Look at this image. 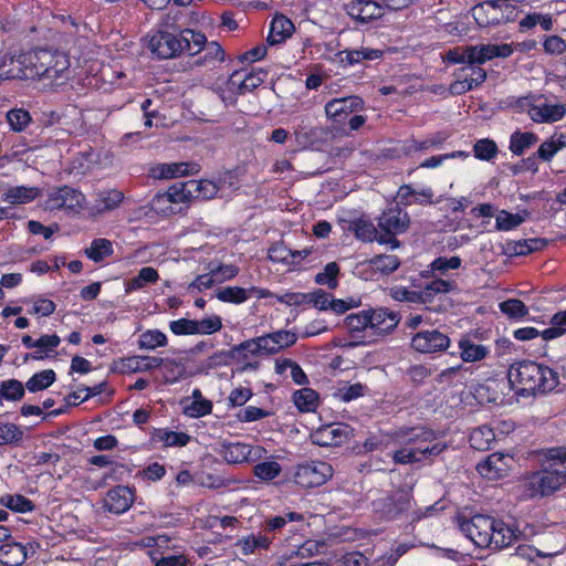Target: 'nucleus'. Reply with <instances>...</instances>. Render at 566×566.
<instances>
[{
  "label": "nucleus",
  "mask_w": 566,
  "mask_h": 566,
  "mask_svg": "<svg viewBox=\"0 0 566 566\" xmlns=\"http://www.w3.org/2000/svg\"><path fill=\"white\" fill-rule=\"evenodd\" d=\"M178 14H165L148 32L147 48L159 60L188 55L189 50H199L205 33L190 29L180 22Z\"/></svg>",
  "instance_id": "1"
},
{
  "label": "nucleus",
  "mask_w": 566,
  "mask_h": 566,
  "mask_svg": "<svg viewBox=\"0 0 566 566\" xmlns=\"http://www.w3.org/2000/svg\"><path fill=\"white\" fill-rule=\"evenodd\" d=\"M21 66L22 80L45 78L50 81L67 80L70 77V55L52 44L38 45L17 55Z\"/></svg>",
  "instance_id": "2"
},
{
  "label": "nucleus",
  "mask_w": 566,
  "mask_h": 566,
  "mask_svg": "<svg viewBox=\"0 0 566 566\" xmlns=\"http://www.w3.org/2000/svg\"><path fill=\"white\" fill-rule=\"evenodd\" d=\"M507 379L510 388L517 396L525 398L536 394L551 392L559 382L556 370L545 364L528 359L513 363L510 366Z\"/></svg>",
  "instance_id": "3"
},
{
  "label": "nucleus",
  "mask_w": 566,
  "mask_h": 566,
  "mask_svg": "<svg viewBox=\"0 0 566 566\" xmlns=\"http://www.w3.org/2000/svg\"><path fill=\"white\" fill-rule=\"evenodd\" d=\"M542 469L531 473L526 488L532 496H547L566 486V447H554L543 451Z\"/></svg>",
  "instance_id": "4"
},
{
  "label": "nucleus",
  "mask_w": 566,
  "mask_h": 566,
  "mask_svg": "<svg viewBox=\"0 0 566 566\" xmlns=\"http://www.w3.org/2000/svg\"><path fill=\"white\" fill-rule=\"evenodd\" d=\"M458 348L462 363L443 369L439 375L440 380L454 385L463 384L473 374L472 367L465 366L464 363L481 361L490 354L488 346L474 343L469 335H463L460 338Z\"/></svg>",
  "instance_id": "5"
},
{
  "label": "nucleus",
  "mask_w": 566,
  "mask_h": 566,
  "mask_svg": "<svg viewBox=\"0 0 566 566\" xmlns=\"http://www.w3.org/2000/svg\"><path fill=\"white\" fill-rule=\"evenodd\" d=\"M377 222L380 233L379 243L396 249L400 245L397 235L405 233L409 229L410 217L405 208L394 205L381 212Z\"/></svg>",
  "instance_id": "6"
},
{
  "label": "nucleus",
  "mask_w": 566,
  "mask_h": 566,
  "mask_svg": "<svg viewBox=\"0 0 566 566\" xmlns=\"http://www.w3.org/2000/svg\"><path fill=\"white\" fill-rule=\"evenodd\" d=\"M455 522L461 533L472 541L480 548L492 546V530L495 527V518L486 514H474L468 517L464 514H458Z\"/></svg>",
  "instance_id": "7"
},
{
  "label": "nucleus",
  "mask_w": 566,
  "mask_h": 566,
  "mask_svg": "<svg viewBox=\"0 0 566 566\" xmlns=\"http://www.w3.org/2000/svg\"><path fill=\"white\" fill-rule=\"evenodd\" d=\"M412 494L406 490H397L390 494L377 499L373 502V507L376 514L381 520L394 521L400 518L412 506Z\"/></svg>",
  "instance_id": "8"
},
{
  "label": "nucleus",
  "mask_w": 566,
  "mask_h": 566,
  "mask_svg": "<svg viewBox=\"0 0 566 566\" xmlns=\"http://www.w3.org/2000/svg\"><path fill=\"white\" fill-rule=\"evenodd\" d=\"M333 474V467L325 461H305L295 468L294 482L301 488L313 489L325 484Z\"/></svg>",
  "instance_id": "9"
},
{
  "label": "nucleus",
  "mask_w": 566,
  "mask_h": 566,
  "mask_svg": "<svg viewBox=\"0 0 566 566\" xmlns=\"http://www.w3.org/2000/svg\"><path fill=\"white\" fill-rule=\"evenodd\" d=\"M86 203L85 195L71 186L64 185L48 190L46 205L51 210H70L81 212Z\"/></svg>",
  "instance_id": "10"
},
{
  "label": "nucleus",
  "mask_w": 566,
  "mask_h": 566,
  "mask_svg": "<svg viewBox=\"0 0 566 566\" xmlns=\"http://www.w3.org/2000/svg\"><path fill=\"white\" fill-rule=\"evenodd\" d=\"M364 99L356 95L333 98L325 105L326 116L333 122L336 129L346 130V123L353 113L361 112Z\"/></svg>",
  "instance_id": "11"
},
{
  "label": "nucleus",
  "mask_w": 566,
  "mask_h": 566,
  "mask_svg": "<svg viewBox=\"0 0 566 566\" xmlns=\"http://www.w3.org/2000/svg\"><path fill=\"white\" fill-rule=\"evenodd\" d=\"M268 451L259 444L245 442H223L220 454L229 464L255 463L266 455Z\"/></svg>",
  "instance_id": "12"
},
{
  "label": "nucleus",
  "mask_w": 566,
  "mask_h": 566,
  "mask_svg": "<svg viewBox=\"0 0 566 566\" xmlns=\"http://www.w3.org/2000/svg\"><path fill=\"white\" fill-rule=\"evenodd\" d=\"M135 500V486L118 484L106 492L102 507L109 514L122 515L133 506Z\"/></svg>",
  "instance_id": "13"
},
{
  "label": "nucleus",
  "mask_w": 566,
  "mask_h": 566,
  "mask_svg": "<svg viewBox=\"0 0 566 566\" xmlns=\"http://www.w3.org/2000/svg\"><path fill=\"white\" fill-rule=\"evenodd\" d=\"M450 337L439 329L419 331L410 340L411 348L421 354L446 352L450 347Z\"/></svg>",
  "instance_id": "14"
},
{
  "label": "nucleus",
  "mask_w": 566,
  "mask_h": 566,
  "mask_svg": "<svg viewBox=\"0 0 566 566\" xmlns=\"http://www.w3.org/2000/svg\"><path fill=\"white\" fill-rule=\"evenodd\" d=\"M199 46H201V49L188 51V56H197L192 61L193 66L213 70L224 62L226 51L219 42L208 41L205 35V42L203 44H199Z\"/></svg>",
  "instance_id": "15"
},
{
  "label": "nucleus",
  "mask_w": 566,
  "mask_h": 566,
  "mask_svg": "<svg viewBox=\"0 0 566 566\" xmlns=\"http://www.w3.org/2000/svg\"><path fill=\"white\" fill-rule=\"evenodd\" d=\"M346 13L358 23H368L384 15V7L376 0H347L344 2Z\"/></svg>",
  "instance_id": "16"
},
{
  "label": "nucleus",
  "mask_w": 566,
  "mask_h": 566,
  "mask_svg": "<svg viewBox=\"0 0 566 566\" xmlns=\"http://www.w3.org/2000/svg\"><path fill=\"white\" fill-rule=\"evenodd\" d=\"M419 283L420 279H411V285L420 290L422 304L432 303L436 296L454 292L458 289L457 282L433 275Z\"/></svg>",
  "instance_id": "17"
},
{
  "label": "nucleus",
  "mask_w": 566,
  "mask_h": 566,
  "mask_svg": "<svg viewBox=\"0 0 566 566\" xmlns=\"http://www.w3.org/2000/svg\"><path fill=\"white\" fill-rule=\"evenodd\" d=\"M368 311L371 321L369 329L377 336H386L392 333L401 318L398 312L387 307H369Z\"/></svg>",
  "instance_id": "18"
},
{
  "label": "nucleus",
  "mask_w": 566,
  "mask_h": 566,
  "mask_svg": "<svg viewBox=\"0 0 566 566\" xmlns=\"http://www.w3.org/2000/svg\"><path fill=\"white\" fill-rule=\"evenodd\" d=\"M446 449V444L436 443L426 447H406L394 452L395 463L412 464L428 459L430 455H438Z\"/></svg>",
  "instance_id": "19"
},
{
  "label": "nucleus",
  "mask_w": 566,
  "mask_h": 566,
  "mask_svg": "<svg viewBox=\"0 0 566 566\" xmlns=\"http://www.w3.org/2000/svg\"><path fill=\"white\" fill-rule=\"evenodd\" d=\"M509 470L507 455L501 452L489 454L476 465V471L488 480L502 479L507 475Z\"/></svg>",
  "instance_id": "20"
},
{
  "label": "nucleus",
  "mask_w": 566,
  "mask_h": 566,
  "mask_svg": "<svg viewBox=\"0 0 566 566\" xmlns=\"http://www.w3.org/2000/svg\"><path fill=\"white\" fill-rule=\"evenodd\" d=\"M60 343L61 338L56 334L41 335L36 339V350L32 353H24L22 356V361H19V358H17L12 363L17 366H21L29 363L30 360H42L45 357H49L51 353H54L55 349L59 347Z\"/></svg>",
  "instance_id": "21"
},
{
  "label": "nucleus",
  "mask_w": 566,
  "mask_h": 566,
  "mask_svg": "<svg viewBox=\"0 0 566 566\" xmlns=\"http://www.w3.org/2000/svg\"><path fill=\"white\" fill-rule=\"evenodd\" d=\"M296 340V334L285 329L260 336V343L263 346L264 354H276L284 348L293 346Z\"/></svg>",
  "instance_id": "22"
},
{
  "label": "nucleus",
  "mask_w": 566,
  "mask_h": 566,
  "mask_svg": "<svg viewBox=\"0 0 566 566\" xmlns=\"http://www.w3.org/2000/svg\"><path fill=\"white\" fill-rule=\"evenodd\" d=\"M263 83V78L253 72H249L242 76L241 71H234L227 83L228 90L233 95H244L252 92Z\"/></svg>",
  "instance_id": "23"
},
{
  "label": "nucleus",
  "mask_w": 566,
  "mask_h": 566,
  "mask_svg": "<svg viewBox=\"0 0 566 566\" xmlns=\"http://www.w3.org/2000/svg\"><path fill=\"white\" fill-rule=\"evenodd\" d=\"M566 115V106L564 104L535 103L530 109V117L533 122L555 123L563 119Z\"/></svg>",
  "instance_id": "24"
},
{
  "label": "nucleus",
  "mask_w": 566,
  "mask_h": 566,
  "mask_svg": "<svg viewBox=\"0 0 566 566\" xmlns=\"http://www.w3.org/2000/svg\"><path fill=\"white\" fill-rule=\"evenodd\" d=\"M124 198V192L118 189L99 191L95 203L91 208V214L98 216L113 211L122 205Z\"/></svg>",
  "instance_id": "25"
},
{
  "label": "nucleus",
  "mask_w": 566,
  "mask_h": 566,
  "mask_svg": "<svg viewBox=\"0 0 566 566\" xmlns=\"http://www.w3.org/2000/svg\"><path fill=\"white\" fill-rule=\"evenodd\" d=\"M504 388H510L509 379H488L485 384L480 385L475 389V396L478 399L485 400L489 403L501 405L504 401V397L499 394V390L503 391Z\"/></svg>",
  "instance_id": "26"
},
{
  "label": "nucleus",
  "mask_w": 566,
  "mask_h": 566,
  "mask_svg": "<svg viewBox=\"0 0 566 566\" xmlns=\"http://www.w3.org/2000/svg\"><path fill=\"white\" fill-rule=\"evenodd\" d=\"M27 557V547L21 543L10 538L0 545V563L4 566H21Z\"/></svg>",
  "instance_id": "27"
},
{
  "label": "nucleus",
  "mask_w": 566,
  "mask_h": 566,
  "mask_svg": "<svg viewBox=\"0 0 566 566\" xmlns=\"http://www.w3.org/2000/svg\"><path fill=\"white\" fill-rule=\"evenodd\" d=\"M153 442H161L165 448L169 447H186L191 437L186 432H178L169 428H153L150 433Z\"/></svg>",
  "instance_id": "28"
},
{
  "label": "nucleus",
  "mask_w": 566,
  "mask_h": 566,
  "mask_svg": "<svg viewBox=\"0 0 566 566\" xmlns=\"http://www.w3.org/2000/svg\"><path fill=\"white\" fill-rule=\"evenodd\" d=\"M293 31L294 25L290 19L276 15L271 22L266 42L270 45L280 44L290 38Z\"/></svg>",
  "instance_id": "29"
},
{
  "label": "nucleus",
  "mask_w": 566,
  "mask_h": 566,
  "mask_svg": "<svg viewBox=\"0 0 566 566\" xmlns=\"http://www.w3.org/2000/svg\"><path fill=\"white\" fill-rule=\"evenodd\" d=\"M292 400L300 412H315L319 406V394L313 388L303 387L293 392Z\"/></svg>",
  "instance_id": "30"
},
{
  "label": "nucleus",
  "mask_w": 566,
  "mask_h": 566,
  "mask_svg": "<svg viewBox=\"0 0 566 566\" xmlns=\"http://www.w3.org/2000/svg\"><path fill=\"white\" fill-rule=\"evenodd\" d=\"M546 245V240L541 238L523 239L506 243L505 253L510 256L528 255L539 251Z\"/></svg>",
  "instance_id": "31"
},
{
  "label": "nucleus",
  "mask_w": 566,
  "mask_h": 566,
  "mask_svg": "<svg viewBox=\"0 0 566 566\" xmlns=\"http://www.w3.org/2000/svg\"><path fill=\"white\" fill-rule=\"evenodd\" d=\"M22 303L28 305L27 313L29 315L39 317H48L56 310V304L52 300L46 298L43 294L27 297Z\"/></svg>",
  "instance_id": "32"
},
{
  "label": "nucleus",
  "mask_w": 566,
  "mask_h": 566,
  "mask_svg": "<svg viewBox=\"0 0 566 566\" xmlns=\"http://www.w3.org/2000/svg\"><path fill=\"white\" fill-rule=\"evenodd\" d=\"M462 260L458 255L451 258L438 256L428 266V269L420 272L421 279H430L438 272L444 275L449 270H458L461 266Z\"/></svg>",
  "instance_id": "33"
},
{
  "label": "nucleus",
  "mask_w": 566,
  "mask_h": 566,
  "mask_svg": "<svg viewBox=\"0 0 566 566\" xmlns=\"http://www.w3.org/2000/svg\"><path fill=\"white\" fill-rule=\"evenodd\" d=\"M40 195L38 187L15 186L10 187L2 197L4 202L11 205H24L33 201Z\"/></svg>",
  "instance_id": "34"
},
{
  "label": "nucleus",
  "mask_w": 566,
  "mask_h": 566,
  "mask_svg": "<svg viewBox=\"0 0 566 566\" xmlns=\"http://www.w3.org/2000/svg\"><path fill=\"white\" fill-rule=\"evenodd\" d=\"M401 437L410 447H426L434 444L432 442L436 440V432L426 427H411Z\"/></svg>",
  "instance_id": "35"
},
{
  "label": "nucleus",
  "mask_w": 566,
  "mask_h": 566,
  "mask_svg": "<svg viewBox=\"0 0 566 566\" xmlns=\"http://www.w3.org/2000/svg\"><path fill=\"white\" fill-rule=\"evenodd\" d=\"M495 527L492 530V548L503 549L513 544L516 539L515 530L504 523L502 520L495 518Z\"/></svg>",
  "instance_id": "36"
},
{
  "label": "nucleus",
  "mask_w": 566,
  "mask_h": 566,
  "mask_svg": "<svg viewBox=\"0 0 566 566\" xmlns=\"http://www.w3.org/2000/svg\"><path fill=\"white\" fill-rule=\"evenodd\" d=\"M469 441L473 449L485 451L495 441V433L490 426L482 424L471 431Z\"/></svg>",
  "instance_id": "37"
},
{
  "label": "nucleus",
  "mask_w": 566,
  "mask_h": 566,
  "mask_svg": "<svg viewBox=\"0 0 566 566\" xmlns=\"http://www.w3.org/2000/svg\"><path fill=\"white\" fill-rule=\"evenodd\" d=\"M230 350L235 363H242L249 357L264 354L263 346L260 343V337L244 340L239 345H234Z\"/></svg>",
  "instance_id": "38"
},
{
  "label": "nucleus",
  "mask_w": 566,
  "mask_h": 566,
  "mask_svg": "<svg viewBox=\"0 0 566 566\" xmlns=\"http://www.w3.org/2000/svg\"><path fill=\"white\" fill-rule=\"evenodd\" d=\"M25 395V388L22 381L10 378L0 381V406L3 401H20Z\"/></svg>",
  "instance_id": "39"
},
{
  "label": "nucleus",
  "mask_w": 566,
  "mask_h": 566,
  "mask_svg": "<svg viewBox=\"0 0 566 566\" xmlns=\"http://www.w3.org/2000/svg\"><path fill=\"white\" fill-rule=\"evenodd\" d=\"M158 280L159 273L156 269L151 266L142 268L135 277L125 283V292L132 293L145 287L147 284H155Z\"/></svg>",
  "instance_id": "40"
},
{
  "label": "nucleus",
  "mask_w": 566,
  "mask_h": 566,
  "mask_svg": "<svg viewBox=\"0 0 566 566\" xmlns=\"http://www.w3.org/2000/svg\"><path fill=\"white\" fill-rule=\"evenodd\" d=\"M368 264L373 272L389 275L399 268L400 260L394 254H377L368 261Z\"/></svg>",
  "instance_id": "41"
},
{
  "label": "nucleus",
  "mask_w": 566,
  "mask_h": 566,
  "mask_svg": "<svg viewBox=\"0 0 566 566\" xmlns=\"http://www.w3.org/2000/svg\"><path fill=\"white\" fill-rule=\"evenodd\" d=\"M272 543V539L266 535H254L250 534L237 541L235 546L240 549L243 555H250L255 553L258 549H268Z\"/></svg>",
  "instance_id": "42"
},
{
  "label": "nucleus",
  "mask_w": 566,
  "mask_h": 566,
  "mask_svg": "<svg viewBox=\"0 0 566 566\" xmlns=\"http://www.w3.org/2000/svg\"><path fill=\"white\" fill-rule=\"evenodd\" d=\"M235 363L231 350H218L202 360L198 367L200 374L208 375L210 370L219 367L230 366Z\"/></svg>",
  "instance_id": "43"
},
{
  "label": "nucleus",
  "mask_w": 566,
  "mask_h": 566,
  "mask_svg": "<svg viewBox=\"0 0 566 566\" xmlns=\"http://www.w3.org/2000/svg\"><path fill=\"white\" fill-rule=\"evenodd\" d=\"M303 521V514L297 512H285L282 515L266 517L263 522V530L268 533H275L284 528L289 523Z\"/></svg>",
  "instance_id": "44"
},
{
  "label": "nucleus",
  "mask_w": 566,
  "mask_h": 566,
  "mask_svg": "<svg viewBox=\"0 0 566 566\" xmlns=\"http://www.w3.org/2000/svg\"><path fill=\"white\" fill-rule=\"evenodd\" d=\"M193 200H210L214 198L220 190V187L217 182L208 179H190L189 186Z\"/></svg>",
  "instance_id": "45"
},
{
  "label": "nucleus",
  "mask_w": 566,
  "mask_h": 566,
  "mask_svg": "<svg viewBox=\"0 0 566 566\" xmlns=\"http://www.w3.org/2000/svg\"><path fill=\"white\" fill-rule=\"evenodd\" d=\"M23 72L17 63V54L0 53V81L22 80Z\"/></svg>",
  "instance_id": "46"
},
{
  "label": "nucleus",
  "mask_w": 566,
  "mask_h": 566,
  "mask_svg": "<svg viewBox=\"0 0 566 566\" xmlns=\"http://www.w3.org/2000/svg\"><path fill=\"white\" fill-rule=\"evenodd\" d=\"M549 327L541 333L543 340L548 342L563 336L566 333V310L558 311L548 319Z\"/></svg>",
  "instance_id": "47"
},
{
  "label": "nucleus",
  "mask_w": 566,
  "mask_h": 566,
  "mask_svg": "<svg viewBox=\"0 0 566 566\" xmlns=\"http://www.w3.org/2000/svg\"><path fill=\"white\" fill-rule=\"evenodd\" d=\"M56 374L53 369H44L33 374L24 385L25 390L38 392L48 389L54 384Z\"/></svg>",
  "instance_id": "48"
},
{
  "label": "nucleus",
  "mask_w": 566,
  "mask_h": 566,
  "mask_svg": "<svg viewBox=\"0 0 566 566\" xmlns=\"http://www.w3.org/2000/svg\"><path fill=\"white\" fill-rule=\"evenodd\" d=\"M85 255L95 263L102 262L105 258L114 253L113 244L108 239L98 238L91 242L85 249Z\"/></svg>",
  "instance_id": "49"
},
{
  "label": "nucleus",
  "mask_w": 566,
  "mask_h": 566,
  "mask_svg": "<svg viewBox=\"0 0 566 566\" xmlns=\"http://www.w3.org/2000/svg\"><path fill=\"white\" fill-rule=\"evenodd\" d=\"M0 504L17 513H29L35 509L34 503L22 494H3Z\"/></svg>",
  "instance_id": "50"
},
{
  "label": "nucleus",
  "mask_w": 566,
  "mask_h": 566,
  "mask_svg": "<svg viewBox=\"0 0 566 566\" xmlns=\"http://www.w3.org/2000/svg\"><path fill=\"white\" fill-rule=\"evenodd\" d=\"M537 142V135L532 132H514L510 137L509 149L515 156H522L524 151Z\"/></svg>",
  "instance_id": "51"
},
{
  "label": "nucleus",
  "mask_w": 566,
  "mask_h": 566,
  "mask_svg": "<svg viewBox=\"0 0 566 566\" xmlns=\"http://www.w3.org/2000/svg\"><path fill=\"white\" fill-rule=\"evenodd\" d=\"M500 311L510 319L521 321L528 316V307L518 298H507L499 304Z\"/></svg>",
  "instance_id": "52"
},
{
  "label": "nucleus",
  "mask_w": 566,
  "mask_h": 566,
  "mask_svg": "<svg viewBox=\"0 0 566 566\" xmlns=\"http://www.w3.org/2000/svg\"><path fill=\"white\" fill-rule=\"evenodd\" d=\"M355 237L365 242L377 241L379 243V228L375 227L371 221L358 219L352 224Z\"/></svg>",
  "instance_id": "53"
},
{
  "label": "nucleus",
  "mask_w": 566,
  "mask_h": 566,
  "mask_svg": "<svg viewBox=\"0 0 566 566\" xmlns=\"http://www.w3.org/2000/svg\"><path fill=\"white\" fill-rule=\"evenodd\" d=\"M168 343L166 334L159 329H147L138 337V347L140 349L153 350L157 347H164Z\"/></svg>",
  "instance_id": "54"
},
{
  "label": "nucleus",
  "mask_w": 566,
  "mask_h": 566,
  "mask_svg": "<svg viewBox=\"0 0 566 566\" xmlns=\"http://www.w3.org/2000/svg\"><path fill=\"white\" fill-rule=\"evenodd\" d=\"M216 297L223 303L242 304L249 300V291L240 286H227L218 289Z\"/></svg>",
  "instance_id": "55"
},
{
  "label": "nucleus",
  "mask_w": 566,
  "mask_h": 566,
  "mask_svg": "<svg viewBox=\"0 0 566 566\" xmlns=\"http://www.w3.org/2000/svg\"><path fill=\"white\" fill-rule=\"evenodd\" d=\"M198 165L189 163L164 164L160 167V178L172 179L196 172Z\"/></svg>",
  "instance_id": "56"
},
{
  "label": "nucleus",
  "mask_w": 566,
  "mask_h": 566,
  "mask_svg": "<svg viewBox=\"0 0 566 566\" xmlns=\"http://www.w3.org/2000/svg\"><path fill=\"white\" fill-rule=\"evenodd\" d=\"M499 147L491 138L478 139L473 145V155L476 159L482 161H491L496 158Z\"/></svg>",
  "instance_id": "57"
},
{
  "label": "nucleus",
  "mask_w": 566,
  "mask_h": 566,
  "mask_svg": "<svg viewBox=\"0 0 566 566\" xmlns=\"http://www.w3.org/2000/svg\"><path fill=\"white\" fill-rule=\"evenodd\" d=\"M22 439L23 431L18 424L0 421V447L18 446Z\"/></svg>",
  "instance_id": "58"
},
{
  "label": "nucleus",
  "mask_w": 566,
  "mask_h": 566,
  "mask_svg": "<svg viewBox=\"0 0 566 566\" xmlns=\"http://www.w3.org/2000/svg\"><path fill=\"white\" fill-rule=\"evenodd\" d=\"M454 76L465 78L469 83H472V87H478L486 80V72L484 69L478 65H462L454 72Z\"/></svg>",
  "instance_id": "59"
},
{
  "label": "nucleus",
  "mask_w": 566,
  "mask_h": 566,
  "mask_svg": "<svg viewBox=\"0 0 566 566\" xmlns=\"http://www.w3.org/2000/svg\"><path fill=\"white\" fill-rule=\"evenodd\" d=\"M370 322L368 308L352 313L345 317V325L350 334L369 329Z\"/></svg>",
  "instance_id": "60"
},
{
  "label": "nucleus",
  "mask_w": 566,
  "mask_h": 566,
  "mask_svg": "<svg viewBox=\"0 0 566 566\" xmlns=\"http://www.w3.org/2000/svg\"><path fill=\"white\" fill-rule=\"evenodd\" d=\"M190 180L187 181H178L171 185L166 193L171 200L172 205L175 203H185L193 200L192 191L190 187H188Z\"/></svg>",
  "instance_id": "61"
},
{
  "label": "nucleus",
  "mask_w": 566,
  "mask_h": 566,
  "mask_svg": "<svg viewBox=\"0 0 566 566\" xmlns=\"http://www.w3.org/2000/svg\"><path fill=\"white\" fill-rule=\"evenodd\" d=\"M566 147V140L564 135H560L557 139L551 138L548 140L543 142L536 155L539 159L544 161H549L559 150Z\"/></svg>",
  "instance_id": "62"
},
{
  "label": "nucleus",
  "mask_w": 566,
  "mask_h": 566,
  "mask_svg": "<svg viewBox=\"0 0 566 566\" xmlns=\"http://www.w3.org/2000/svg\"><path fill=\"white\" fill-rule=\"evenodd\" d=\"M339 271V265L336 262H329L324 266L322 272L315 275V283L335 289L338 285Z\"/></svg>",
  "instance_id": "63"
},
{
  "label": "nucleus",
  "mask_w": 566,
  "mask_h": 566,
  "mask_svg": "<svg viewBox=\"0 0 566 566\" xmlns=\"http://www.w3.org/2000/svg\"><path fill=\"white\" fill-rule=\"evenodd\" d=\"M282 467L276 461L259 462L253 467V474L261 481H272L280 475Z\"/></svg>",
  "instance_id": "64"
}]
</instances>
